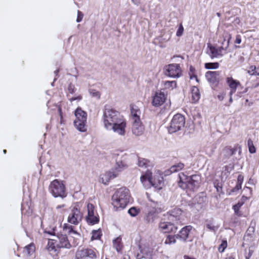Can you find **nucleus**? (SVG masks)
I'll return each instance as SVG.
<instances>
[{"label": "nucleus", "mask_w": 259, "mask_h": 259, "mask_svg": "<svg viewBox=\"0 0 259 259\" xmlns=\"http://www.w3.org/2000/svg\"><path fill=\"white\" fill-rule=\"evenodd\" d=\"M149 163L147 159L144 158H139L138 161V165L141 167H146Z\"/></svg>", "instance_id": "nucleus-42"}, {"label": "nucleus", "mask_w": 259, "mask_h": 259, "mask_svg": "<svg viewBox=\"0 0 259 259\" xmlns=\"http://www.w3.org/2000/svg\"><path fill=\"white\" fill-rule=\"evenodd\" d=\"M88 214L85 217V220L89 225H94L98 224L100 221L99 214L95 209V206L90 203H88L87 206Z\"/></svg>", "instance_id": "nucleus-8"}, {"label": "nucleus", "mask_w": 259, "mask_h": 259, "mask_svg": "<svg viewBox=\"0 0 259 259\" xmlns=\"http://www.w3.org/2000/svg\"><path fill=\"white\" fill-rule=\"evenodd\" d=\"M237 147L231 148V146H226L223 149L224 156L226 158H229L233 155L237 151Z\"/></svg>", "instance_id": "nucleus-25"}, {"label": "nucleus", "mask_w": 259, "mask_h": 259, "mask_svg": "<svg viewBox=\"0 0 259 259\" xmlns=\"http://www.w3.org/2000/svg\"><path fill=\"white\" fill-rule=\"evenodd\" d=\"M230 99H229V102L230 103L232 102V101H233V99H232V96H230Z\"/></svg>", "instance_id": "nucleus-63"}, {"label": "nucleus", "mask_w": 259, "mask_h": 259, "mask_svg": "<svg viewBox=\"0 0 259 259\" xmlns=\"http://www.w3.org/2000/svg\"><path fill=\"white\" fill-rule=\"evenodd\" d=\"M184 27L182 23L180 24L178 29L177 31L176 35L177 36L180 37L181 36L184 32Z\"/></svg>", "instance_id": "nucleus-45"}, {"label": "nucleus", "mask_w": 259, "mask_h": 259, "mask_svg": "<svg viewBox=\"0 0 259 259\" xmlns=\"http://www.w3.org/2000/svg\"><path fill=\"white\" fill-rule=\"evenodd\" d=\"M75 119L74 124L76 128L81 132H85L87 128V113L78 107L75 111Z\"/></svg>", "instance_id": "nucleus-5"}, {"label": "nucleus", "mask_w": 259, "mask_h": 259, "mask_svg": "<svg viewBox=\"0 0 259 259\" xmlns=\"http://www.w3.org/2000/svg\"><path fill=\"white\" fill-rule=\"evenodd\" d=\"M49 191L54 197L63 198L67 196L65 184L63 181L58 179L51 182L49 186Z\"/></svg>", "instance_id": "nucleus-4"}, {"label": "nucleus", "mask_w": 259, "mask_h": 259, "mask_svg": "<svg viewBox=\"0 0 259 259\" xmlns=\"http://www.w3.org/2000/svg\"><path fill=\"white\" fill-rule=\"evenodd\" d=\"M175 222H165L162 220L159 223V229L164 233H176L178 230V227L175 224Z\"/></svg>", "instance_id": "nucleus-15"}, {"label": "nucleus", "mask_w": 259, "mask_h": 259, "mask_svg": "<svg viewBox=\"0 0 259 259\" xmlns=\"http://www.w3.org/2000/svg\"><path fill=\"white\" fill-rule=\"evenodd\" d=\"M57 245L56 242L54 241V239H49L47 248L50 254L55 259H56L59 252L60 248Z\"/></svg>", "instance_id": "nucleus-18"}, {"label": "nucleus", "mask_w": 259, "mask_h": 259, "mask_svg": "<svg viewBox=\"0 0 259 259\" xmlns=\"http://www.w3.org/2000/svg\"><path fill=\"white\" fill-rule=\"evenodd\" d=\"M225 259H235V256L233 253L227 254Z\"/></svg>", "instance_id": "nucleus-54"}, {"label": "nucleus", "mask_w": 259, "mask_h": 259, "mask_svg": "<svg viewBox=\"0 0 259 259\" xmlns=\"http://www.w3.org/2000/svg\"><path fill=\"white\" fill-rule=\"evenodd\" d=\"M176 235H168L164 241V244L168 245L175 244L176 242Z\"/></svg>", "instance_id": "nucleus-37"}, {"label": "nucleus", "mask_w": 259, "mask_h": 259, "mask_svg": "<svg viewBox=\"0 0 259 259\" xmlns=\"http://www.w3.org/2000/svg\"><path fill=\"white\" fill-rule=\"evenodd\" d=\"M226 82L230 89V96H232L236 92L237 89L241 87L240 82L234 79L232 76L227 77Z\"/></svg>", "instance_id": "nucleus-17"}, {"label": "nucleus", "mask_w": 259, "mask_h": 259, "mask_svg": "<svg viewBox=\"0 0 259 259\" xmlns=\"http://www.w3.org/2000/svg\"><path fill=\"white\" fill-rule=\"evenodd\" d=\"M253 253V250L249 249L248 253L245 255V259H250V257L252 256Z\"/></svg>", "instance_id": "nucleus-50"}, {"label": "nucleus", "mask_w": 259, "mask_h": 259, "mask_svg": "<svg viewBox=\"0 0 259 259\" xmlns=\"http://www.w3.org/2000/svg\"><path fill=\"white\" fill-rule=\"evenodd\" d=\"M68 91L71 94H73L75 91V88L71 83L68 85Z\"/></svg>", "instance_id": "nucleus-46"}, {"label": "nucleus", "mask_w": 259, "mask_h": 259, "mask_svg": "<svg viewBox=\"0 0 259 259\" xmlns=\"http://www.w3.org/2000/svg\"><path fill=\"white\" fill-rule=\"evenodd\" d=\"M99 255L98 251L95 248H82L78 249L75 253L74 259H96Z\"/></svg>", "instance_id": "nucleus-7"}, {"label": "nucleus", "mask_w": 259, "mask_h": 259, "mask_svg": "<svg viewBox=\"0 0 259 259\" xmlns=\"http://www.w3.org/2000/svg\"><path fill=\"white\" fill-rule=\"evenodd\" d=\"M91 234V241H94L95 240H100L103 235L102 231L101 229H98L97 230H93L92 231Z\"/></svg>", "instance_id": "nucleus-27"}, {"label": "nucleus", "mask_w": 259, "mask_h": 259, "mask_svg": "<svg viewBox=\"0 0 259 259\" xmlns=\"http://www.w3.org/2000/svg\"><path fill=\"white\" fill-rule=\"evenodd\" d=\"M219 63L218 62H210L205 63L204 67L207 69H217L219 67Z\"/></svg>", "instance_id": "nucleus-38"}, {"label": "nucleus", "mask_w": 259, "mask_h": 259, "mask_svg": "<svg viewBox=\"0 0 259 259\" xmlns=\"http://www.w3.org/2000/svg\"><path fill=\"white\" fill-rule=\"evenodd\" d=\"M256 71V66L255 65H251L248 68L247 73L250 75H255Z\"/></svg>", "instance_id": "nucleus-44"}, {"label": "nucleus", "mask_w": 259, "mask_h": 259, "mask_svg": "<svg viewBox=\"0 0 259 259\" xmlns=\"http://www.w3.org/2000/svg\"><path fill=\"white\" fill-rule=\"evenodd\" d=\"M119 171H117L114 169L113 171H108L105 175V179L107 182H108L110 180L114 179L117 177Z\"/></svg>", "instance_id": "nucleus-34"}, {"label": "nucleus", "mask_w": 259, "mask_h": 259, "mask_svg": "<svg viewBox=\"0 0 259 259\" xmlns=\"http://www.w3.org/2000/svg\"><path fill=\"white\" fill-rule=\"evenodd\" d=\"M60 115L61 116V118H62V113H61V109H60Z\"/></svg>", "instance_id": "nucleus-64"}, {"label": "nucleus", "mask_w": 259, "mask_h": 259, "mask_svg": "<svg viewBox=\"0 0 259 259\" xmlns=\"http://www.w3.org/2000/svg\"><path fill=\"white\" fill-rule=\"evenodd\" d=\"M155 177H152V173L151 171L148 170L145 173L141 176L140 180L144 186L148 187L153 186L157 188L162 183L161 181L159 180L158 183L155 182Z\"/></svg>", "instance_id": "nucleus-9"}, {"label": "nucleus", "mask_w": 259, "mask_h": 259, "mask_svg": "<svg viewBox=\"0 0 259 259\" xmlns=\"http://www.w3.org/2000/svg\"><path fill=\"white\" fill-rule=\"evenodd\" d=\"M113 247L118 252H120L122 249V244L121 243V238L118 237L113 241Z\"/></svg>", "instance_id": "nucleus-29"}, {"label": "nucleus", "mask_w": 259, "mask_h": 259, "mask_svg": "<svg viewBox=\"0 0 259 259\" xmlns=\"http://www.w3.org/2000/svg\"><path fill=\"white\" fill-rule=\"evenodd\" d=\"M225 95H226L225 91H223L222 93H221L220 94H219L217 96V97L219 100L222 101L224 99Z\"/></svg>", "instance_id": "nucleus-52"}, {"label": "nucleus", "mask_w": 259, "mask_h": 259, "mask_svg": "<svg viewBox=\"0 0 259 259\" xmlns=\"http://www.w3.org/2000/svg\"><path fill=\"white\" fill-rule=\"evenodd\" d=\"M191 102L193 103H197L200 99V94L198 88L195 86H193L191 89Z\"/></svg>", "instance_id": "nucleus-24"}, {"label": "nucleus", "mask_w": 259, "mask_h": 259, "mask_svg": "<svg viewBox=\"0 0 259 259\" xmlns=\"http://www.w3.org/2000/svg\"><path fill=\"white\" fill-rule=\"evenodd\" d=\"M35 246L33 243H31L30 244L26 245L23 250L24 253H26L27 255H31L35 252Z\"/></svg>", "instance_id": "nucleus-28"}, {"label": "nucleus", "mask_w": 259, "mask_h": 259, "mask_svg": "<svg viewBox=\"0 0 259 259\" xmlns=\"http://www.w3.org/2000/svg\"><path fill=\"white\" fill-rule=\"evenodd\" d=\"M83 14H82V13L79 11H78L76 21L77 22H79L81 21V20L83 18Z\"/></svg>", "instance_id": "nucleus-47"}, {"label": "nucleus", "mask_w": 259, "mask_h": 259, "mask_svg": "<svg viewBox=\"0 0 259 259\" xmlns=\"http://www.w3.org/2000/svg\"><path fill=\"white\" fill-rule=\"evenodd\" d=\"M241 35L238 34L236 36V39L235 40V43L237 44H240L241 42Z\"/></svg>", "instance_id": "nucleus-53"}, {"label": "nucleus", "mask_w": 259, "mask_h": 259, "mask_svg": "<svg viewBox=\"0 0 259 259\" xmlns=\"http://www.w3.org/2000/svg\"><path fill=\"white\" fill-rule=\"evenodd\" d=\"M140 212V209L136 207H132L130 208L128 210V213L132 217H136L137 216Z\"/></svg>", "instance_id": "nucleus-40"}, {"label": "nucleus", "mask_w": 259, "mask_h": 259, "mask_svg": "<svg viewBox=\"0 0 259 259\" xmlns=\"http://www.w3.org/2000/svg\"><path fill=\"white\" fill-rule=\"evenodd\" d=\"M247 146L248 147L249 152L251 153H254L256 152V148L254 146L253 142L250 139L248 140Z\"/></svg>", "instance_id": "nucleus-39"}, {"label": "nucleus", "mask_w": 259, "mask_h": 259, "mask_svg": "<svg viewBox=\"0 0 259 259\" xmlns=\"http://www.w3.org/2000/svg\"><path fill=\"white\" fill-rule=\"evenodd\" d=\"M184 167V164L183 163L180 162L171 166L169 168V171L171 173L176 172L182 170Z\"/></svg>", "instance_id": "nucleus-35"}, {"label": "nucleus", "mask_w": 259, "mask_h": 259, "mask_svg": "<svg viewBox=\"0 0 259 259\" xmlns=\"http://www.w3.org/2000/svg\"><path fill=\"white\" fill-rule=\"evenodd\" d=\"M102 119L106 130H112L121 136L125 135L126 121L119 112L113 108H105Z\"/></svg>", "instance_id": "nucleus-1"}, {"label": "nucleus", "mask_w": 259, "mask_h": 259, "mask_svg": "<svg viewBox=\"0 0 259 259\" xmlns=\"http://www.w3.org/2000/svg\"><path fill=\"white\" fill-rule=\"evenodd\" d=\"M127 167V164L124 159L121 160H117L115 170L117 171H121Z\"/></svg>", "instance_id": "nucleus-26"}, {"label": "nucleus", "mask_w": 259, "mask_h": 259, "mask_svg": "<svg viewBox=\"0 0 259 259\" xmlns=\"http://www.w3.org/2000/svg\"><path fill=\"white\" fill-rule=\"evenodd\" d=\"M251 229V231L249 228L243 237V240L247 244H251L255 240L254 229L252 228Z\"/></svg>", "instance_id": "nucleus-23"}, {"label": "nucleus", "mask_w": 259, "mask_h": 259, "mask_svg": "<svg viewBox=\"0 0 259 259\" xmlns=\"http://www.w3.org/2000/svg\"><path fill=\"white\" fill-rule=\"evenodd\" d=\"M121 259H130V257L128 255H124Z\"/></svg>", "instance_id": "nucleus-59"}, {"label": "nucleus", "mask_w": 259, "mask_h": 259, "mask_svg": "<svg viewBox=\"0 0 259 259\" xmlns=\"http://www.w3.org/2000/svg\"><path fill=\"white\" fill-rule=\"evenodd\" d=\"M179 186L183 189H190L194 191L199 187L201 182V176L199 175H193L190 177L185 175L184 172L179 174Z\"/></svg>", "instance_id": "nucleus-3"}, {"label": "nucleus", "mask_w": 259, "mask_h": 259, "mask_svg": "<svg viewBox=\"0 0 259 259\" xmlns=\"http://www.w3.org/2000/svg\"><path fill=\"white\" fill-rule=\"evenodd\" d=\"M186 123V119L184 115L177 113L175 114L170 123L168 128L169 133H174L181 130L184 127Z\"/></svg>", "instance_id": "nucleus-6"}, {"label": "nucleus", "mask_w": 259, "mask_h": 259, "mask_svg": "<svg viewBox=\"0 0 259 259\" xmlns=\"http://www.w3.org/2000/svg\"><path fill=\"white\" fill-rule=\"evenodd\" d=\"M156 218V213L155 211H151L148 212L144 218L145 221L147 223H153Z\"/></svg>", "instance_id": "nucleus-33"}, {"label": "nucleus", "mask_w": 259, "mask_h": 259, "mask_svg": "<svg viewBox=\"0 0 259 259\" xmlns=\"http://www.w3.org/2000/svg\"><path fill=\"white\" fill-rule=\"evenodd\" d=\"M132 130L133 134L139 136L144 133L145 127L141 120L139 121L136 120L133 121Z\"/></svg>", "instance_id": "nucleus-19"}, {"label": "nucleus", "mask_w": 259, "mask_h": 259, "mask_svg": "<svg viewBox=\"0 0 259 259\" xmlns=\"http://www.w3.org/2000/svg\"><path fill=\"white\" fill-rule=\"evenodd\" d=\"M48 234L55 236L54 241H55L57 243L58 247L60 248H70L71 245L68 239V238L66 235L59 234L57 236L55 235V232H48Z\"/></svg>", "instance_id": "nucleus-12"}, {"label": "nucleus", "mask_w": 259, "mask_h": 259, "mask_svg": "<svg viewBox=\"0 0 259 259\" xmlns=\"http://www.w3.org/2000/svg\"><path fill=\"white\" fill-rule=\"evenodd\" d=\"M243 204H244L243 201H239L237 204L234 205V206L235 207L240 208L241 207V206L243 205Z\"/></svg>", "instance_id": "nucleus-55"}, {"label": "nucleus", "mask_w": 259, "mask_h": 259, "mask_svg": "<svg viewBox=\"0 0 259 259\" xmlns=\"http://www.w3.org/2000/svg\"><path fill=\"white\" fill-rule=\"evenodd\" d=\"M244 190L246 191L247 192H248V194H247L249 196H251L252 195V190L251 188H250L249 187L245 186L244 188Z\"/></svg>", "instance_id": "nucleus-49"}, {"label": "nucleus", "mask_w": 259, "mask_h": 259, "mask_svg": "<svg viewBox=\"0 0 259 259\" xmlns=\"http://www.w3.org/2000/svg\"><path fill=\"white\" fill-rule=\"evenodd\" d=\"M82 97L81 95H78V96L76 97H72L71 98H70L69 99V101L72 102H73V101H75V100H78V101H80L81 100H82Z\"/></svg>", "instance_id": "nucleus-51"}, {"label": "nucleus", "mask_w": 259, "mask_h": 259, "mask_svg": "<svg viewBox=\"0 0 259 259\" xmlns=\"http://www.w3.org/2000/svg\"><path fill=\"white\" fill-rule=\"evenodd\" d=\"M131 195L130 190L125 187L116 189L111 197L112 204L115 210L123 209L130 203Z\"/></svg>", "instance_id": "nucleus-2"}, {"label": "nucleus", "mask_w": 259, "mask_h": 259, "mask_svg": "<svg viewBox=\"0 0 259 259\" xmlns=\"http://www.w3.org/2000/svg\"><path fill=\"white\" fill-rule=\"evenodd\" d=\"M205 77L211 85L217 87L221 80L220 72L218 71H208L205 73Z\"/></svg>", "instance_id": "nucleus-14"}, {"label": "nucleus", "mask_w": 259, "mask_h": 259, "mask_svg": "<svg viewBox=\"0 0 259 259\" xmlns=\"http://www.w3.org/2000/svg\"><path fill=\"white\" fill-rule=\"evenodd\" d=\"M193 229V227L191 225L186 226L183 227L176 235V238L183 242H187L188 241H192V239L189 240L190 238V233Z\"/></svg>", "instance_id": "nucleus-16"}, {"label": "nucleus", "mask_w": 259, "mask_h": 259, "mask_svg": "<svg viewBox=\"0 0 259 259\" xmlns=\"http://www.w3.org/2000/svg\"><path fill=\"white\" fill-rule=\"evenodd\" d=\"M165 74L170 77H180L182 74V70L179 64H170L165 66Z\"/></svg>", "instance_id": "nucleus-11"}, {"label": "nucleus", "mask_w": 259, "mask_h": 259, "mask_svg": "<svg viewBox=\"0 0 259 259\" xmlns=\"http://www.w3.org/2000/svg\"><path fill=\"white\" fill-rule=\"evenodd\" d=\"M132 1L135 4H138L139 3V0H132Z\"/></svg>", "instance_id": "nucleus-61"}, {"label": "nucleus", "mask_w": 259, "mask_h": 259, "mask_svg": "<svg viewBox=\"0 0 259 259\" xmlns=\"http://www.w3.org/2000/svg\"><path fill=\"white\" fill-rule=\"evenodd\" d=\"M165 100L166 96L163 93L156 92L153 97L152 104L155 107H158L163 104Z\"/></svg>", "instance_id": "nucleus-21"}, {"label": "nucleus", "mask_w": 259, "mask_h": 259, "mask_svg": "<svg viewBox=\"0 0 259 259\" xmlns=\"http://www.w3.org/2000/svg\"><path fill=\"white\" fill-rule=\"evenodd\" d=\"M228 243L226 240H222L221 244L218 247V250L220 252L222 253L224 251L225 249L227 247Z\"/></svg>", "instance_id": "nucleus-41"}, {"label": "nucleus", "mask_w": 259, "mask_h": 259, "mask_svg": "<svg viewBox=\"0 0 259 259\" xmlns=\"http://www.w3.org/2000/svg\"><path fill=\"white\" fill-rule=\"evenodd\" d=\"M256 72L255 73V75L259 76V68H256ZM255 87H259V82L256 83V84L255 85Z\"/></svg>", "instance_id": "nucleus-57"}, {"label": "nucleus", "mask_w": 259, "mask_h": 259, "mask_svg": "<svg viewBox=\"0 0 259 259\" xmlns=\"http://www.w3.org/2000/svg\"><path fill=\"white\" fill-rule=\"evenodd\" d=\"M233 209L236 215H238V217H241L242 215V212L240 211V208L235 207L233 205Z\"/></svg>", "instance_id": "nucleus-48"}, {"label": "nucleus", "mask_w": 259, "mask_h": 259, "mask_svg": "<svg viewBox=\"0 0 259 259\" xmlns=\"http://www.w3.org/2000/svg\"><path fill=\"white\" fill-rule=\"evenodd\" d=\"M64 206H65V205H64V204L59 205H58V206L56 207V208H57V209H59V208H61L64 207Z\"/></svg>", "instance_id": "nucleus-60"}, {"label": "nucleus", "mask_w": 259, "mask_h": 259, "mask_svg": "<svg viewBox=\"0 0 259 259\" xmlns=\"http://www.w3.org/2000/svg\"><path fill=\"white\" fill-rule=\"evenodd\" d=\"M188 73H189L190 78L191 79H195L197 82H199V79L197 77V74L196 73L195 68L193 66H190Z\"/></svg>", "instance_id": "nucleus-36"}, {"label": "nucleus", "mask_w": 259, "mask_h": 259, "mask_svg": "<svg viewBox=\"0 0 259 259\" xmlns=\"http://www.w3.org/2000/svg\"><path fill=\"white\" fill-rule=\"evenodd\" d=\"M63 230L68 234L71 233L78 234L77 232L74 230V227L67 223H65L63 227Z\"/></svg>", "instance_id": "nucleus-32"}, {"label": "nucleus", "mask_w": 259, "mask_h": 259, "mask_svg": "<svg viewBox=\"0 0 259 259\" xmlns=\"http://www.w3.org/2000/svg\"><path fill=\"white\" fill-rule=\"evenodd\" d=\"M81 220L82 214L80 209L76 206H74L68 217V222L74 225H77Z\"/></svg>", "instance_id": "nucleus-13"}, {"label": "nucleus", "mask_w": 259, "mask_h": 259, "mask_svg": "<svg viewBox=\"0 0 259 259\" xmlns=\"http://www.w3.org/2000/svg\"><path fill=\"white\" fill-rule=\"evenodd\" d=\"M177 87V82L176 81H163V89L165 90H171Z\"/></svg>", "instance_id": "nucleus-31"}, {"label": "nucleus", "mask_w": 259, "mask_h": 259, "mask_svg": "<svg viewBox=\"0 0 259 259\" xmlns=\"http://www.w3.org/2000/svg\"><path fill=\"white\" fill-rule=\"evenodd\" d=\"M184 259H196L194 257H190L187 255H184Z\"/></svg>", "instance_id": "nucleus-58"}, {"label": "nucleus", "mask_w": 259, "mask_h": 259, "mask_svg": "<svg viewBox=\"0 0 259 259\" xmlns=\"http://www.w3.org/2000/svg\"><path fill=\"white\" fill-rule=\"evenodd\" d=\"M250 197V196H248L247 197V196L243 195L241 198V200H242V201H243L244 202L245 201L248 200L249 199Z\"/></svg>", "instance_id": "nucleus-56"}, {"label": "nucleus", "mask_w": 259, "mask_h": 259, "mask_svg": "<svg viewBox=\"0 0 259 259\" xmlns=\"http://www.w3.org/2000/svg\"><path fill=\"white\" fill-rule=\"evenodd\" d=\"M231 37L228 40L227 46L225 48L223 47H215L211 45H208V48L209 50L210 53L209 56L211 59L214 58L222 57L225 54L227 53V50L229 45V41Z\"/></svg>", "instance_id": "nucleus-10"}, {"label": "nucleus", "mask_w": 259, "mask_h": 259, "mask_svg": "<svg viewBox=\"0 0 259 259\" xmlns=\"http://www.w3.org/2000/svg\"><path fill=\"white\" fill-rule=\"evenodd\" d=\"M131 114L133 121H139L140 119L141 111L138 106L134 104L130 105Z\"/></svg>", "instance_id": "nucleus-22"}, {"label": "nucleus", "mask_w": 259, "mask_h": 259, "mask_svg": "<svg viewBox=\"0 0 259 259\" xmlns=\"http://www.w3.org/2000/svg\"><path fill=\"white\" fill-rule=\"evenodd\" d=\"M207 223L206 224L205 226L207 229L211 231H215L217 228L213 225V223L212 221H207Z\"/></svg>", "instance_id": "nucleus-43"}, {"label": "nucleus", "mask_w": 259, "mask_h": 259, "mask_svg": "<svg viewBox=\"0 0 259 259\" xmlns=\"http://www.w3.org/2000/svg\"><path fill=\"white\" fill-rule=\"evenodd\" d=\"M168 220L178 224V222L181 220L182 210L179 208L176 207L168 212Z\"/></svg>", "instance_id": "nucleus-20"}, {"label": "nucleus", "mask_w": 259, "mask_h": 259, "mask_svg": "<svg viewBox=\"0 0 259 259\" xmlns=\"http://www.w3.org/2000/svg\"><path fill=\"white\" fill-rule=\"evenodd\" d=\"M214 187L216 188V189H217V191H219V187L218 184H217L216 185L215 183H214Z\"/></svg>", "instance_id": "nucleus-62"}, {"label": "nucleus", "mask_w": 259, "mask_h": 259, "mask_svg": "<svg viewBox=\"0 0 259 259\" xmlns=\"http://www.w3.org/2000/svg\"><path fill=\"white\" fill-rule=\"evenodd\" d=\"M244 181V177L242 175H239L237 177L236 185L232 190V192H235L240 190L242 188V185Z\"/></svg>", "instance_id": "nucleus-30"}]
</instances>
